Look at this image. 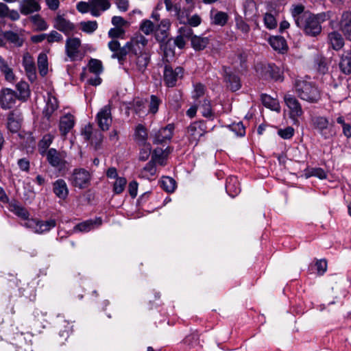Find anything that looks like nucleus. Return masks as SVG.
<instances>
[{
	"label": "nucleus",
	"instance_id": "nucleus-1",
	"mask_svg": "<svg viewBox=\"0 0 351 351\" xmlns=\"http://www.w3.org/2000/svg\"><path fill=\"white\" fill-rule=\"evenodd\" d=\"M148 40L143 35L139 34L133 37L130 41L127 42L123 47H121L119 42L117 40H110L108 47L112 52L111 58L117 59L120 65H123L126 56L130 53L134 56L149 52L147 48Z\"/></svg>",
	"mask_w": 351,
	"mask_h": 351
},
{
	"label": "nucleus",
	"instance_id": "nucleus-2",
	"mask_svg": "<svg viewBox=\"0 0 351 351\" xmlns=\"http://www.w3.org/2000/svg\"><path fill=\"white\" fill-rule=\"evenodd\" d=\"M291 14L297 27L302 29L306 35L317 36L321 33L322 25L316 21L314 14L305 11L303 5H293Z\"/></svg>",
	"mask_w": 351,
	"mask_h": 351
},
{
	"label": "nucleus",
	"instance_id": "nucleus-3",
	"mask_svg": "<svg viewBox=\"0 0 351 351\" xmlns=\"http://www.w3.org/2000/svg\"><path fill=\"white\" fill-rule=\"evenodd\" d=\"M294 90L298 97L310 104H317L321 99V93L315 83L298 79L294 83Z\"/></svg>",
	"mask_w": 351,
	"mask_h": 351
},
{
	"label": "nucleus",
	"instance_id": "nucleus-4",
	"mask_svg": "<svg viewBox=\"0 0 351 351\" xmlns=\"http://www.w3.org/2000/svg\"><path fill=\"white\" fill-rule=\"evenodd\" d=\"M59 108L57 98L51 93H47L46 105L42 112L40 128L43 130H49L54 123L53 114Z\"/></svg>",
	"mask_w": 351,
	"mask_h": 351
},
{
	"label": "nucleus",
	"instance_id": "nucleus-5",
	"mask_svg": "<svg viewBox=\"0 0 351 351\" xmlns=\"http://www.w3.org/2000/svg\"><path fill=\"white\" fill-rule=\"evenodd\" d=\"M46 158L49 165L54 167L61 175L65 174L69 169V163L66 160V153L50 148L46 153Z\"/></svg>",
	"mask_w": 351,
	"mask_h": 351
},
{
	"label": "nucleus",
	"instance_id": "nucleus-6",
	"mask_svg": "<svg viewBox=\"0 0 351 351\" xmlns=\"http://www.w3.org/2000/svg\"><path fill=\"white\" fill-rule=\"evenodd\" d=\"M208 132L206 123L204 121H195L191 123L186 129L187 138L190 143L196 146L201 137Z\"/></svg>",
	"mask_w": 351,
	"mask_h": 351
},
{
	"label": "nucleus",
	"instance_id": "nucleus-7",
	"mask_svg": "<svg viewBox=\"0 0 351 351\" xmlns=\"http://www.w3.org/2000/svg\"><path fill=\"white\" fill-rule=\"evenodd\" d=\"M91 175L84 168L74 169L70 178L71 184L80 189L88 187L90 183Z\"/></svg>",
	"mask_w": 351,
	"mask_h": 351
},
{
	"label": "nucleus",
	"instance_id": "nucleus-8",
	"mask_svg": "<svg viewBox=\"0 0 351 351\" xmlns=\"http://www.w3.org/2000/svg\"><path fill=\"white\" fill-rule=\"evenodd\" d=\"M96 119L102 131L108 130L112 122L111 106L106 105L101 108L97 114Z\"/></svg>",
	"mask_w": 351,
	"mask_h": 351
},
{
	"label": "nucleus",
	"instance_id": "nucleus-9",
	"mask_svg": "<svg viewBox=\"0 0 351 351\" xmlns=\"http://www.w3.org/2000/svg\"><path fill=\"white\" fill-rule=\"evenodd\" d=\"M18 99L14 90L9 88H3L0 90V106L3 110L13 108Z\"/></svg>",
	"mask_w": 351,
	"mask_h": 351
},
{
	"label": "nucleus",
	"instance_id": "nucleus-10",
	"mask_svg": "<svg viewBox=\"0 0 351 351\" xmlns=\"http://www.w3.org/2000/svg\"><path fill=\"white\" fill-rule=\"evenodd\" d=\"M284 101L289 109L290 117L297 119L303 114L302 106L298 99L293 95L287 93L284 96Z\"/></svg>",
	"mask_w": 351,
	"mask_h": 351
},
{
	"label": "nucleus",
	"instance_id": "nucleus-11",
	"mask_svg": "<svg viewBox=\"0 0 351 351\" xmlns=\"http://www.w3.org/2000/svg\"><path fill=\"white\" fill-rule=\"evenodd\" d=\"M183 75V69L177 66L175 69L169 65H165L164 69V82L168 87L176 86L178 78L182 77Z\"/></svg>",
	"mask_w": 351,
	"mask_h": 351
},
{
	"label": "nucleus",
	"instance_id": "nucleus-12",
	"mask_svg": "<svg viewBox=\"0 0 351 351\" xmlns=\"http://www.w3.org/2000/svg\"><path fill=\"white\" fill-rule=\"evenodd\" d=\"M311 122L313 128L324 138L327 139L332 136L328 131L329 121L327 118L321 116L315 117L312 118Z\"/></svg>",
	"mask_w": 351,
	"mask_h": 351
},
{
	"label": "nucleus",
	"instance_id": "nucleus-13",
	"mask_svg": "<svg viewBox=\"0 0 351 351\" xmlns=\"http://www.w3.org/2000/svg\"><path fill=\"white\" fill-rule=\"evenodd\" d=\"M160 154H157V150L155 149L152 156V160L147 163L145 167L141 170L140 176L143 178L150 179L156 173V162L161 160Z\"/></svg>",
	"mask_w": 351,
	"mask_h": 351
},
{
	"label": "nucleus",
	"instance_id": "nucleus-14",
	"mask_svg": "<svg viewBox=\"0 0 351 351\" xmlns=\"http://www.w3.org/2000/svg\"><path fill=\"white\" fill-rule=\"evenodd\" d=\"M339 28L346 39L351 40V12L343 11L339 21Z\"/></svg>",
	"mask_w": 351,
	"mask_h": 351
},
{
	"label": "nucleus",
	"instance_id": "nucleus-15",
	"mask_svg": "<svg viewBox=\"0 0 351 351\" xmlns=\"http://www.w3.org/2000/svg\"><path fill=\"white\" fill-rule=\"evenodd\" d=\"M81 40L78 38H69L66 40L65 51L66 56L71 60H75L80 52Z\"/></svg>",
	"mask_w": 351,
	"mask_h": 351
},
{
	"label": "nucleus",
	"instance_id": "nucleus-16",
	"mask_svg": "<svg viewBox=\"0 0 351 351\" xmlns=\"http://www.w3.org/2000/svg\"><path fill=\"white\" fill-rule=\"evenodd\" d=\"M224 79L228 87L233 92L240 89L241 82L239 76L226 67L224 68Z\"/></svg>",
	"mask_w": 351,
	"mask_h": 351
},
{
	"label": "nucleus",
	"instance_id": "nucleus-17",
	"mask_svg": "<svg viewBox=\"0 0 351 351\" xmlns=\"http://www.w3.org/2000/svg\"><path fill=\"white\" fill-rule=\"evenodd\" d=\"M173 124H168L167 126L161 128L156 132L154 142L157 144H162L167 141L171 140L173 136Z\"/></svg>",
	"mask_w": 351,
	"mask_h": 351
},
{
	"label": "nucleus",
	"instance_id": "nucleus-18",
	"mask_svg": "<svg viewBox=\"0 0 351 351\" xmlns=\"http://www.w3.org/2000/svg\"><path fill=\"white\" fill-rule=\"evenodd\" d=\"M21 113L17 110H12L8 116L7 128L12 133L17 132L21 128Z\"/></svg>",
	"mask_w": 351,
	"mask_h": 351
},
{
	"label": "nucleus",
	"instance_id": "nucleus-19",
	"mask_svg": "<svg viewBox=\"0 0 351 351\" xmlns=\"http://www.w3.org/2000/svg\"><path fill=\"white\" fill-rule=\"evenodd\" d=\"M23 66L25 69L28 79L31 82H34L36 80L35 63L33 58L28 53H26L23 56Z\"/></svg>",
	"mask_w": 351,
	"mask_h": 351
},
{
	"label": "nucleus",
	"instance_id": "nucleus-20",
	"mask_svg": "<svg viewBox=\"0 0 351 351\" xmlns=\"http://www.w3.org/2000/svg\"><path fill=\"white\" fill-rule=\"evenodd\" d=\"M75 125L74 117L71 114L62 116L59 122V130L62 136H66Z\"/></svg>",
	"mask_w": 351,
	"mask_h": 351
},
{
	"label": "nucleus",
	"instance_id": "nucleus-21",
	"mask_svg": "<svg viewBox=\"0 0 351 351\" xmlns=\"http://www.w3.org/2000/svg\"><path fill=\"white\" fill-rule=\"evenodd\" d=\"M53 192L60 199L64 200L69 195L67 184L63 179H58L53 183Z\"/></svg>",
	"mask_w": 351,
	"mask_h": 351
},
{
	"label": "nucleus",
	"instance_id": "nucleus-22",
	"mask_svg": "<svg viewBox=\"0 0 351 351\" xmlns=\"http://www.w3.org/2000/svg\"><path fill=\"white\" fill-rule=\"evenodd\" d=\"M108 0H90V13L93 16L98 17L101 11H106L110 8Z\"/></svg>",
	"mask_w": 351,
	"mask_h": 351
},
{
	"label": "nucleus",
	"instance_id": "nucleus-23",
	"mask_svg": "<svg viewBox=\"0 0 351 351\" xmlns=\"http://www.w3.org/2000/svg\"><path fill=\"white\" fill-rule=\"evenodd\" d=\"M53 27L66 35H69L75 29V26L71 22L60 15L56 17Z\"/></svg>",
	"mask_w": 351,
	"mask_h": 351
},
{
	"label": "nucleus",
	"instance_id": "nucleus-24",
	"mask_svg": "<svg viewBox=\"0 0 351 351\" xmlns=\"http://www.w3.org/2000/svg\"><path fill=\"white\" fill-rule=\"evenodd\" d=\"M243 10L247 21H254L258 16V8L254 0H245L243 3Z\"/></svg>",
	"mask_w": 351,
	"mask_h": 351
},
{
	"label": "nucleus",
	"instance_id": "nucleus-25",
	"mask_svg": "<svg viewBox=\"0 0 351 351\" xmlns=\"http://www.w3.org/2000/svg\"><path fill=\"white\" fill-rule=\"evenodd\" d=\"M20 12L23 15H28L40 10V5L36 0H23L19 5Z\"/></svg>",
	"mask_w": 351,
	"mask_h": 351
},
{
	"label": "nucleus",
	"instance_id": "nucleus-26",
	"mask_svg": "<svg viewBox=\"0 0 351 351\" xmlns=\"http://www.w3.org/2000/svg\"><path fill=\"white\" fill-rule=\"evenodd\" d=\"M170 27L169 20L165 19L161 21L155 32V38L159 43H164L168 37V31Z\"/></svg>",
	"mask_w": 351,
	"mask_h": 351
},
{
	"label": "nucleus",
	"instance_id": "nucleus-27",
	"mask_svg": "<svg viewBox=\"0 0 351 351\" xmlns=\"http://www.w3.org/2000/svg\"><path fill=\"white\" fill-rule=\"evenodd\" d=\"M3 38L10 43L16 47H20L23 45L24 38L22 33L15 32L13 31L3 32Z\"/></svg>",
	"mask_w": 351,
	"mask_h": 351
},
{
	"label": "nucleus",
	"instance_id": "nucleus-28",
	"mask_svg": "<svg viewBox=\"0 0 351 351\" xmlns=\"http://www.w3.org/2000/svg\"><path fill=\"white\" fill-rule=\"evenodd\" d=\"M102 223V219L100 217L95 219H90L77 224L74 227L75 231L79 232H89L95 228V226H99Z\"/></svg>",
	"mask_w": 351,
	"mask_h": 351
},
{
	"label": "nucleus",
	"instance_id": "nucleus-29",
	"mask_svg": "<svg viewBox=\"0 0 351 351\" xmlns=\"http://www.w3.org/2000/svg\"><path fill=\"white\" fill-rule=\"evenodd\" d=\"M226 191L232 197L237 196L241 191L239 182L234 176H230L226 179Z\"/></svg>",
	"mask_w": 351,
	"mask_h": 351
},
{
	"label": "nucleus",
	"instance_id": "nucleus-30",
	"mask_svg": "<svg viewBox=\"0 0 351 351\" xmlns=\"http://www.w3.org/2000/svg\"><path fill=\"white\" fill-rule=\"evenodd\" d=\"M135 56L136 70L141 73H143L150 62V53L149 52H144Z\"/></svg>",
	"mask_w": 351,
	"mask_h": 351
},
{
	"label": "nucleus",
	"instance_id": "nucleus-31",
	"mask_svg": "<svg viewBox=\"0 0 351 351\" xmlns=\"http://www.w3.org/2000/svg\"><path fill=\"white\" fill-rule=\"evenodd\" d=\"M210 21L212 24L223 27L227 23L229 16L226 12L222 11H210Z\"/></svg>",
	"mask_w": 351,
	"mask_h": 351
},
{
	"label": "nucleus",
	"instance_id": "nucleus-32",
	"mask_svg": "<svg viewBox=\"0 0 351 351\" xmlns=\"http://www.w3.org/2000/svg\"><path fill=\"white\" fill-rule=\"evenodd\" d=\"M0 71L4 75L5 80L10 83H13L16 80L15 75L13 69L8 65L6 60L0 56Z\"/></svg>",
	"mask_w": 351,
	"mask_h": 351
},
{
	"label": "nucleus",
	"instance_id": "nucleus-33",
	"mask_svg": "<svg viewBox=\"0 0 351 351\" xmlns=\"http://www.w3.org/2000/svg\"><path fill=\"white\" fill-rule=\"evenodd\" d=\"M328 39L332 48L336 51L341 49L344 45L343 38L338 32L333 31L329 33Z\"/></svg>",
	"mask_w": 351,
	"mask_h": 351
},
{
	"label": "nucleus",
	"instance_id": "nucleus-34",
	"mask_svg": "<svg viewBox=\"0 0 351 351\" xmlns=\"http://www.w3.org/2000/svg\"><path fill=\"white\" fill-rule=\"evenodd\" d=\"M269 43L275 51L284 53L287 50V41L282 36H272L269 38Z\"/></svg>",
	"mask_w": 351,
	"mask_h": 351
},
{
	"label": "nucleus",
	"instance_id": "nucleus-35",
	"mask_svg": "<svg viewBox=\"0 0 351 351\" xmlns=\"http://www.w3.org/2000/svg\"><path fill=\"white\" fill-rule=\"evenodd\" d=\"M148 134L147 129L142 124H138L134 131V140L138 145L147 144Z\"/></svg>",
	"mask_w": 351,
	"mask_h": 351
},
{
	"label": "nucleus",
	"instance_id": "nucleus-36",
	"mask_svg": "<svg viewBox=\"0 0 351 351\" xmlns=\"http://www.w3.org/2000/svg\"><path fill=\"white\" fill-rule=\"evenodd\" d=\"M9 210L16 216L23 219H27L29 216L27 210L15 201L9 204Z\"/></svg>",
	"mask_w": 351,
	"mask_h": 351
},
{
	"label": "nucleus",
	"instance_id": "nucleus-37",
	"mask_svg": "<svg viewBox=\"0 0 351 351\" xmlns=\"http://www.w3.org/2000/svg\"><path fill=\"white\" fill-rule=\"evenodd\" d=\"M339 68L346 75L351 73V51L344 52L341 58Z\"/></svg>",
	"mask_w": 351,
	"mask_h": 351
},
{
	"label": "nucleus",
	"instance_id": "nucleus-38",
	"mask_svg": "<svg viewBox=\"0 0 351 351\" xmlns=\"http://www.w3.org/2000/svg\"><path fill=\"white\" fill-rule=\"evenodd\" d=\"M191 46L195 51L204 49L209 43V39L207 37L194 36L191 38Z\"/></svg>",
	"mask_w": 351,
	"mask_h": 351
},
{
	"label": "nucleus",
	"instance_id": "nucleus-39",
	"mask_svg": "<svg viewBox=\"0 0 351 351\" xmlns=\"http://www.w3.org/2000/svg\"><path fill=\"white\" fill-rule=\"evenodd\" d=\"M263 106L272 110L279 111L280 106L278 101L267 94H262L261 96Z\"/></svg>",
	"mask_w": 351,
	"mask_h": 351
},
{
	"label": "nucleus",
	"instance_id": "nucleus-40",
	"mask_svg": "<svg viewBox=\"0 0 351 351\" xmlns=\"http://www.w3.org/2000/svg\"><path fill=\"white\" fill-rule=\"evenodd\" d=\"M16 88L19 92V95H17L19 99L26 100L29 97V85L26 82L21 81L18 82Z\"/></svg>",
	"mask_w": 351,
	"mask_h": 351
},
{
	"label": "nucleus",
	"instance_id": "nucleus-41",
	"mask_svg": "<svg viewBox=\"0 0 351 351\" xmlns=\"http://www.w3.org/2000/svg\"><path fill=\"white\" fill-rule=\"evenodd\" d=\"M160 186L167 193H173L176 187L174 179L169 176H164L160 181Z\"/></svg>",
	"mask_w": 351,
	"mask_h": 351
},
{
	"label": "nucleus",
	"instance_id": "nucleus-42",
	"mask_svg": "<svg viewBox=\"0 0 351 351\" xmlns=\"http://www.w3.org/2000/svg\"><path fill=\"white\" fill-rule=\"evenodd\" d=\"M53 140V136L50 134H47L43 136V137L38 143V149L41 154L43 155L45 153H47V152L48 151L47 149L52 143Z\"/></svg>",
	"mask_w": 351,
	"mask_h": 351
},
{
	"label": "nucleus",
	"instance_id": "nucleus-43",
	"mask_svg": "<svg viewBox=\"0 0 351 351\" xmlns=\"http://www.w3.org/2000/svg\"><path fill=\"white\" fill-rule=\"evenodd\" d=\"M162 104V100L158 96L152 95L150 96V101L149 104L148 114H156L158 111L160 105Z\"/></svg>",
	"mask_w": 351,
	"mask_h": 351
},
{
	"label": "nucleus",
	"instance_id": "nucleus-44",
	"mask_svg": "<svg viewBox=\"0 0 351 351\" xmlns=\"http://www.w3.org/2000/svg\"><path fill=\"white\" fill-rule=\"evenodd\" d=\"M201 113L203 117L213 119L214 118V112H213L210 101L208 99H204L199 106Z\"/></svg>",
	"mask_w": 351,
	"mask_h": 351
},
{
	"label": "nucleus",
	"instance_id": "nucleus-45",
	"mask_svg": "<svg viewBox=\"0 0 351 351\" xmlns=\"http://www.w3.org/2000/svg\"><path fill=\"white\" fill-rule=\"evenodd\" d=\"M88 66L89 71L97 75L103 71L102 62L99 60L91 58L88 62Z\"/></svg>",
	"mask_w": 351,
	"mask_h": 351
},
{
	"label": "nucleus",
	"instance_id": "nucleus-46",
	"mask_svg": "<svg viewBox=\"0 0 351 351\" xmlns=\"http://www.w3.org/2000/svg\"><path fill=\"white\" fill-rule=\"evenodd\" d=\"M38 66L40 75L45 76L48 71V62L45 53L39 54L38 57Z\"/></svg>",
	"mask_w": 351,
	"mask_h": 351
},
{
	"label": "nucleus",
	"instance_id": "nucleus-47",
	"mask_svg": "<svg viewBox=\"0 0 351 351\" xmlns=\"http://www.w3.org/2000/svg\"><path fill=\"white\" fill-rule=\"evenodd\" d=\"M80 29L87 34H93L98 27L96 21H82L80 23Z\"/></svg>",
	"mask_w": 351,
	"mask_h": 351
},
{
	"label": "nucleus",
	"instance_id": "nucleus-48",
	"mask_svg": "<svg viewBox=\"0 0 351 351\" xmlns=\"http://www.w3.org/2000/svg\"><path fill=\"white\" fill-rule=\"evenodd\" d=\"M184 343L189 348H194L199 344V335L197 332L187 335L183 340Z\"/></svg>",
	"mask_w": 351,
	"mask_h": 351
},
{
	"label": "nucleus",
	"instance_id": "nucleus-49",
	"mask_svg": "<svg viewBox=\"0 0 351 351\" xmlns=\"http://www.w3.org/2000/svg\"><path fill=\"white\" fill-rule=\"evenodd\" d=\"M267 73H269V77L276 80H282V73L280 69L274 64H269L267 67Z\"/></svg>",
	"mask_w": 351,
	"mask_h": 351
},
{
	"label": "nucleus",
	"instance_id": "nucleus-50",
	"mask_svg": "<svg viewBox=\"0 0 351 351\" xmlns=\"http://www.w3.org/2000/svg\"><path fill=\"white\" fill-rule=\"evenodd\" d=\"M31 21L39 31H44L48 28L47 23L39 14H36L31 16Z\"/></svg>",
	"mask_w": 351,
	"mask_h": 351
},
{
	"label": "nucleus",
	"instance_id": "nucleus-51",
	"mask_svg": "<svg viewBox=\"0 0 351 351\" xmlns=\"http://www.w3.org/2000/svg\"><path fill=\"white\" fill-rule=\"evenodd\" d=\"M145 101L143 99L136 98L133 101V109L136 114H145Z\"/></svg>",
	"mask_w": 351,
	"mask_h": 351
},
{
	"label": "nucleus",
	"instance_id": "nucleus-52",
	"mask_svg": "<svg viewBox=\"0 0 351 351\" xmlns=\"http://www.w3.org/2000/svg\"><path fill=\"white\" fill-rule=\"evenodd\" d=\"M229 129L235 133L237 136H244L245 134V128L241 121L233 123L228 125Z\"/></svg>",
	"mask_w": 351,
	"mask_h": 351
},
{
	"label": "nucleus",
	"instance_id": "nucleus-53",
	"mask_svg": "<svg viewBox=\"0 0 351 351\" xmlns=\"http://www.w3.org/2000/svg\"><path fill=\"white\" fill-rule=\"evenodd\" d=\"M127 180L123 177H119L116 179L115 182L113 185V191L115 194L121 193L125 187Z\"/></svg>",
	"mask_w": 351,
	"mask_h": 351
},
{
	"label": "nucleus",
	"instance_id": "nucleus-54",
	"mask_svg": "<svg viewBox=\"0 0 351 351\" xmlns=\"http://www.w3.org/2000/svg\"><path fill=\"white\" fill-rule=\"evenodd\" d=\"M42 234L49 232L50 230L56 227V221L54 219H50L47 221L38 220Z\"/></svg>",
	"mask_w": 351,
	"mask_h": 351
},
{
	"label": "nucleus",
	"instance_id": "nucleus-55",
	"mask_svg": "<svg viewBox=\"0 0 351 351\" xmlns=\"http://www.w3.org/2000/svg\"><path fill=\"white\" fill-rule=\"evenodd\" d=\"M24 226L31 229L34 233L36 234H42V230H40V226H39L38 219H28L27 221L24 223Z\"/></svg>",
	"mask_w": 351,
	"mask_h": 351
},
{
	"label": "nucleus",
	"instance_id": "nucleus-56",
	"mask_svg": "<svg viewBox=\"0 0 351 351\" xmlns=\"http://www.w3.org/2000/svg\"><path fill=\"white\" fill-rule=\"evenodd\" d=\"M263 19L265 25L267 28L272 29L276 27L277 21L273 14L270 13H266Z\"/></svg>",
	"mask_w": 351,
	"mask_h": 351
},
{
	"label": "nucleus",
	"instance_id": "nucleus-57",
	"mask_svg": "<svg viewBox=\"0 0 351 351\" xmlns=\"http://www.w3.org/2000/svg\"><path fill=\"white\" fill-rule=\"evenodd\" d=\"M139 145L143 147L139 152V160L141 161H145L149 158V156L151 154V145L147 143L145 145Z\"/></svg>",
	"mask_w": 351,
	"mask_h": 351
},
{
	"label": "nucleus",
	"instance_id": "nucleus-58",
	"mask_svg": "<svg viewBox=\"0 0 351 351\" xmlns=\"http://www.w3.org/2000/svg\"><path fill=\"white\" fill-rule=\"evenodd\" d=\"M236 27L245 35H247L250 29L249 25L241 17L236 18Z\"/></svg>",
	"mask_w": 351,
	"mask_h": 351
},
{
	"label": "nucleus",
	"instance_id": "nucleus-59",
	"mask_svg": "<svg viewBox=\"0 0 351 351\" xmlns=\"http://www.w3.org/2000/svg\"><path fill=\"white\" fill-rule=\"evenodd\" d=\"M194 90L193 92V98L195 99H198L201 97H202L205 93V86L201 83H198L195 84Z\"/></svg>",
	"mask_w": 351,
	"mask_h": 351
},
{
	"label": "nucleus",
	"instance_id": "nucleus-60",
	"mask_svg": "<svg viewBox=\"0 0 351 351\" xmlns=\"http://www.w3.org/2000/svg\"><path fill=\"white\" fill-rule=\"evenodd\" d=\"M62 36L58 32L53 30L49 34H47V41L48 43L51 44L54 42L60 43L62 41Z\"/></svg>",
	"mask_w": 351,
	"mask_h": 351
},
{
	"label": "nucleus",
	"instance_id": "nucleus-61",
	"mask_svg": "<svg viewBox=\"0 0 351 351\" xmlns=\"http://www.w3.org/2000/svg\"><path fill=\"white\" fill-rule=\"evenodd\" d=\"M141 30L145 34H150L154 29V23L149 20L143 21L141 25Z\"/></svg>",
	"mask_w": 351,
	"mask_h": 351
},
{
	"label": "nucleus",
	"instance_id": "nucleus-62",
	"mask_svg": "<svg viewBox=\"0 0 351 351\" xmlns=\"http://www.w3.org/2000/svg\"><path fill=\"white\" fill-rule=\"evenodd\" d=\"M278 134L283 139H290L294 134V129L289 126L285 129L278 130Z\"/></svg>",
	"mask_w": 351,
	"mask_h": 351
},
{
	"label": "nucleus",
	"instance_id": "nucleus-63",
	"mask_svg": "<svg viewBox=\"0 0 351 351\" xmlns=\"http://www.w3.org/2000/svg\"><path fill=\"white\" fill-rule=\"evenodd\" d=\"M317 274L323 275L327 269V262L325 259L317 260L315 263Z\"/></svg>",
	"mask_w": 351,
	"mask_h": 351
},
{
	"label": "nucleus",
	"instance_id": "nucleus-64",
	"mask_svg": "<svg viewBox=\"0 0 351 351\" xmlns=\"http://www.w3.org/2000/svg\"><path fill=\"white\" fill-rule=\"evenodd\" d=\"M179 34L185 39H190L194 36L193 29L190 26L184 25L179 29Z\"/></svg>",
	"mask_w": 351,
	"mask_h": 351
}]
</instances>
